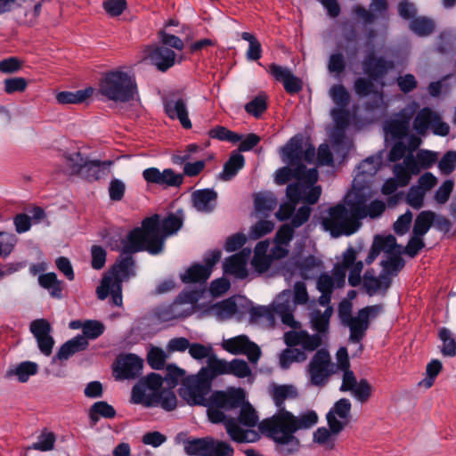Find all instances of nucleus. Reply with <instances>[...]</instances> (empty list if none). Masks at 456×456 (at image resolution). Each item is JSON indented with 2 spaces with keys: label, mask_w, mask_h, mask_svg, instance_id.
I'll use <instances>...</instances> for the list:
<instances>
[{
  "label": "nucleus",
  "mask_w": 456,
  "mask_h": 456,
  "mask_svg": "<svg viewBox=\"0 0 456 456\" xmlns=\"http://www.w3.org/2000/svg\"><path fill=\"white\" fill-rule=\"evenodd\" d=\"M368 173H356L352 182V190L344 197V203H338L327 211L322 217L323 229L332 237L354 234L361 226V220L379 218L386 210L382 200H371L374 191L366 180ZM375 175L376 173H370Z\"/></svg>",
  "instance_id": "f257e3e1"
},
{
  "label": "nucleus",
  "mask_w": 456,
  "mask_h": 456,
  "mask_svg": "<svg viewBox=\"0 0 456 456\" xmlns=\"http://www.w3.org/2000/svg\"><path fill=\"white\" fill-rule=\"evenodd\" d=\"M298 397V393L293 385H274L272 389V398L276 412L260 423L261 430L273 441L275 451L281 456L297 454L301 448L300 440L295 436L298 430H306L314 427L318 422V415L314 410H307L294 415L285 409L287 399Z\"/></svg>",
  "instance_id": "f03ea898"
},
{
  "label": "nucleus",
  "mask_w": 456,
  "mask_h": 456,
  "mask_svg": "<svg viewBox=\"0 0 456 456\" xmlns=\"http://www.w3.org/2000/svg\"><path fill=\"white\" fill-rule=\"evenodd\" d=\"M183 223L182 210L169 213L163 219L158 214L144 218L141 227L130 231V240L134 244V250L146 249L153 256L162 253L167 237L176 233Z\"/></svg>",
  "instance_id": "7ed1b4c3"
},
{
  "label": "nucleus",
  "mask_w": 456,
  "mask_h": 456,
  "mask_svg": "<svg viewBox=\"0 0 456 456\" xmlns=\"http://www.w3.org/2000/svg\"><path fill=\"white\" fill-rule=\"evenodd\" d=\"M134 245L130 240L129 232L122 240L120 256L111 267L110 274L102 278L101 284L96 289L97 297L100 300H104L110 295L111 305H122V283L135 276V261L133 254L146 251V249L134 250Z\"/></svg>",
  "instance_id": "20e7f679"
},
{
  "label": "nucleus",
  "mask_w": 456,
  "mask_h": 456,
  "mask_svg": "<svg viewBox=\"0 0 456 456\" xmlns=\"http://www.w3.org/2000/svg\"><path fill=\"white\" fill-rule=\"evenodd\" d=\"M163 381V377L155 372L141 379L132 387L131 402L147 408L160 406L167 411L175 410L177 403L175 394L169 389L160 390Z\"/></svg>",
  "instance_id": "39448f33"
},
{
  "label": "nucleus",
  "mask_w": 456,
  "mask_h": 456,
  "mask_svg": "<svg viewBox=\"0 0 456 456\" xmlns=\"http://www.w3.org/2000/svg\"><path fill=\"white\" fill-rule=\"evenodd\" d=\"M362 68L366 77H359L354 81V91L359 97H367L376 93L375 83L383 85L388 72L395 68V63L384 56H377L373 51L367 53Z\"/></svg>",
  "instance_id": "423d86ee"
},
{
  "label": "nucleus",
  "mask_w": 456,
  "mask_h": 456,
  "mask_svg": "<svg viewBox=\"0 0 456 456\" xmlns=\"http://www.w3.org/2000/svg\"><path fill=\"white\" fill-rule=\"evenodd\" d=\"M99 92L116 102L132 101L137 92L135 79L129 73L115 69L105 73L99 83Z\"/></svg>",
  "instance_id": "0eeeda50"
},
{
  "label": "nucleus",
  "mask_w": 456,
  "mask_h": 456,
  "mask_svg": "<svg viewBox=\"0 0 456 456\" xmlns=\"http://www.w3.org/2000/svg\"><path fill=\"white\" fill-rule=\"evenodd\" d=\"M303 143V136L296 134L278 149V155L284 166L276 171H318L315 167L307 168V163L314 156V150L309 148V143L304 148Z\"/></svg>",
  "instance_id": "6e6552de"
},
{
  "label": "nucleus",
  "mask_w": 456,
  "mask_h": 456,
  "mask_svg": "<svg viewBox=\"0 0 456 456\" xmlns=\"http://www.w3.org/2000/svg\"><path fill=\"white\" fill-rule=\"evenodd\" d=\"M202 297V290L184 289L169 305H159L154 310V317L159 322L183 320L193 313V305Z\"/></svg>",
  "instance_id": "1a4fd4ad"
},
{
  "label": "nucleus",
  "mask_w": 456,
  "mask_h": 456,
  "mask_svg": "<svg viewBox=\"0 0 456 456\" xmlns=\"http://www.w3.org/2000/svg\"><path fill=\"white\" fill-rule=\"evenodd\" d=\"M245 392L241 388H231L227 391H214L207 403V413L210 422L219 424L227 419L224 411L238 409L243 404Z\"/></svg>",
  "instance_id": "9d476101"
},
{
  "label": "nucleus",
  "mask_w": 456,
  "mask_h": 456,
  "mask_svg": "<svg viewBox=\"0 0 456 456\" xmlns=\"http://www.w3.org/2000/svg\"><path fill=\"white\" fill-rule=\"evenodd\" d=\"M308 293L304 281H297L293 291L284 289L275 299V311L283 324L299 329L300 323L294 319L293 312L297 305H305L308 302Z\"/></svg>",
  "instance_id": "9b49d317"
},
{
  "label": "nucleus",
  "mask_w": 456,
  "mask_h": 456,
  "mask_svg": "<svg viewBox=\"0 0 456 456\" xmlns=\"http://www.w3.org/2000/svg\"><path fill=\"white\" fill-rule=\"evenodd\" d=\"M350 305L340 306L339 314L342 322L349 328V340L360 344L366 335L370 321L377 318L383 310L382 305H368L360 309L356 316H351Z\"/></svg>",
  "instance_id": "f8f14e48"
},
{
  "label": "nucleus",
  "mask_w": 456,
  "mask_h": 456,
  "mask_svg": "<svg viewBox=\"0 0 456 456\" xmlns=\"http://www.w3.org/2000/svg\"><path fill=\"white\" fill-rule=\"evenodd\" d=\"M211 388L212 382L199 370L197 375L189 376L183 380L179 394L189 404L206 407Z\"/></svg>",
  "instance_id": "ddd939ff"
},
{
  "label": "nucleus",
  "mask_w": 456,
  "mask_h": 456,
  "mask_svg": "<svg viewBox=\"0 0 456 456\" xmlns=\"http://www.w3.org/2000/svg\"><path fill=\"white\" fill-rule=\"evenodd\" d=\"M306 372L309 383L314 387H323L329 378L336 373L335 363L331 362L329 351L320 348L311 358Z\"/></svg>",
  "instance_id": "4468645a"
},
{
  "label": "nucleus",
  "mask_w": 456,
  "mask_h": 456,
  "mask_svg": "<svg viewBox=\"0 0 456 456\" xmlns=\"http://www.w3.org/2000/svg\"><path fill=\"white\" fill-rule=\"evenodd\" d=\"M412 126L420 135H424L428 129L439 136H447L450 133V126L443 121L439 113L429 107H424L417 113Z\"/></svg>",
  "instance_id": "2eb2a0df"
},
{
  "label": "nucleus",
  "mask_w": 456,
  "mask_h": 456,
  "mask_svg": "<svg viewBox=\"0 0 456 456\" xmlns=\"http://www.w3.org/2000/svg\"><path fill=\"white\" fill-rule=\"evenodd\" d=\"M439 152L419 149L409 151L402 163L395 164L392 171H421L432 168L438 161Z\"/></svg>",
  "instance_id": "dca6fc26"
},
{
  "label": "nucleus",
  "mask_w": 456,
  "mask_h": 456,
  "mask_svg": "<svg viewBox=\"0 0 456 456\" xmlns=\"http://www.w3.org/2000/svg\"><path fill=\"white\" fill-rule=\"evenodd\" d=\"M352 404L349 399L338 400L326 414L327 424L334 435H338L350 423Z\"/></svg>",
  "instance_id": "f3484780"
},
{
  "label": "nucleus",
  "mask_w": 456,
  "mask_h": 456,
  "mask_svg": "<svg viewBox=\"0 0 456 456\" xmlns=\"http://www.w3.org/2000/svg\"><path fill=\"white\" fill-rule=\"evenodd\" d=\"M222 347L232 354H245L251 362H256L261 355L259 346L246 335H239L222 342Z\"/></svg>",
  "instance_id": "a211bd4d"
},
{
  "label": "nucleus",
  "mask_w": 456,
  "mask_h": 456,
  "mask_svg": "<svg viewBox=\"0 0 456 456\" xmlns=\"http://www.w3.org/2000/svg\"><path fill=\"white\" fill-rule=\"evenodd\" d=\"M64 159L72 171H105L114 163L110 159L101 161L91 159L81 151L65 153Z\"/></svg>",
  "instance_id": "6ab92c4d"
},
{
  "label": "nucleus",
  "mask_w": 456,
  "mask_h": 456,
  "mask_svg": "<svg viewBox=\"0 0 456 456\" xmlns=\"http://www.w3.org/2000/svg\"><path fill=\"white\" fill-rule=\"evenodd\" d=\"M437 179L433 173H423L417 184L410 187L405 201L414 209H420L424 205L426 193L436 185Z\"/></svg>",
  "instance_id": "aec40b11"
},
{
  "label": "nucleus",
  "mask_w": 456,
  "mask_h": 456,
  "mask_svg": "<svg viewBox=\"0 0 456 456\" xmlns=\"http://www.w3.org/2000/svg\"><path fill=\"white\" fill-rule=\"evenodd\" d=\"M323 338L321 334L311 335L306 330H289L284 333V343L289 347L301 346L304 352L319 350Z\"/></svg>",
  "instance_id": "412c9836"
},
{
  "label": "nucleus",
  "mask_w": 456,
  "mask_h": 456,
  "mask_svg": "<svg viewBox=\"0 0 456 456\" xmlns=\"http://www.w3.org/2000/svg\"><path fill=\"white\" fill-rule=\"evenodd\" d=\"M142 367V358L134 354H127L117 358L114 372L118 379H131L141 374Z\"/></svg>",
  "instance_id": "4be33fe9"
},
{
  "label": "nucleus",
  "mask_w": 456,
  "mask_h": 456,
  "mask_svg": "<svg viewBox=\"0 0 456 456\" xmlns=\"http://www.w3.org/2000/svg\"><path fill=\"white\" fill-rule=\"evenodd\" d=\"M267 71L277 82L283 85V87L288 94L293 95L298 94L302 90V80L296 77L287 67L272 63L269 65Z\"/></svg>",
  "instance_id": "5701e85b"
},
{
  "label": "nucleus",
  "mask_w": 456,
  "mask_h": 456,
  "mask_svg": "<svg viewBox=\"0 0 456 456\" xmlns=\"http://www.w3.org/2000/svg\"><path fill=\"white\" fill-rule=\"evenodd\" d=\"M250 254L249 248H243L240 252L225 258L223 263L224 273L237 279L247 278V263Z\"/></svg>",
  "instance_id": "b1692460"
},
{
  "label": "nucleus",
  "mask_w": 456,
  "mask_h": 456,
  "mask_svg": "<svg viewBox=\"0 0 456 456\" xmlns=\"http://www.w3.org/2000/svg\"><path fill=\"white\" fill-rule=\"evenodd\" d=\"M164 110L171 119H178L183 128L189 129L191 127L187 102L184 99H165Z\"/></svg>",
  "instance_id": "393cba45"
},
{
  "label": "nucleus",
  "mask_w": 456,
  "mask_h": 456,
  "mask_svg": "<svg viewBox=\"0 0 456 456\" xmlns=\"http://www.w3.org/2000/svg\"><path fill=\"white\" fill-rule=\"evenodd\" d=\"M363 287L366 293L372 297L378 293L385 295L391 285V279L382 273L379 277L375 275L374 269H368L362 277Z\"/></svg>",
  "instance_id": "a878e982"
},
{
  "label": "nucleus",
  "mask_w": 456,
  "mask_h": 456,
  "mask_svg": "<svg viewBox=\"0 0 456 456\" xmlns=\"http://www.w3.org/2000/svg\"><path fill=\"white\" fill-rule=\"evenodd\" d=\"M221 423L224 424L226 433L228 434L231 440L235 443H253L257 440L258 435L256 432L248 428L240 427L236 419L229 418Z\"/></svg>",
  "instance_id": "bb28decb"
},
{
  "label": "nucleus",
  "mask_w": 456,
  "mask_h": 456,
  "mask_svg": "<svg viewBox=\"0 0 456 456\" xmlns=\"http://www.w3.org/2000/svg\"><path fill=\"white\" fill-rule=\"evenodd\" d=\"M175 53L166 46H157L149 54V59L158 70L166 72L175 63Z\"/></svg>",
  "instance_id": "cd10ccee"
},
{
  "label": "nucleus",
  "mask_w": 456,
  "mask_h": 456,
  "mask_svg": "<svg viewBox=\"0 0 456 456\" xmlns=\"http://www.w3.org/2000/svg\"><path fill=\"white\" fill-rule=\"evenodd\" d=\"M216 199L217 194L213 189L198 190L191 196L193 207L202 213L212 212L216 206Z\"/></svg>",
  "instance_id": "c85d7f7f"
},
{
  "label": "nucleus",
  "mask_w": 456,
  "mask_h": 456,
  "mask_svg": "<svg viewBox=\"0 0 456 456\" xmlns=\"http://www.w3.org/2000/svg\"><path fill=\"white\" fill-rule=\"evenodd\" d=\"M236 299L235 297H231L213 304L208 311L210 314L216 316L218 321L228 320L240 312Z\"/></svg>",
  "instance_id": "c756f323"
},
{
  "label": "nucleus",
  "mask_w": 456,
  "mask_h": 456,
  "mask_svg": "<svg viewBox=\"0 0 456 456\" xmlns=\"http://www.w3.org/2000/svg\"><path fill=\"white\" fill-rule=\"evenodd\" d=\"M209 268H205L201 264H195L189 267L180 275L182 281L185 284L196 283L200 285L202 293L205 290V284L209 278Z\"/></svg>",
  "instance_id": "7c9ffc66"
},
{
  "label": "nucleus",
  "mask_w": 456,
  "mask_h": 456,
  "mask_svg": "<svg viewBox=\"0 0 456 456\" xmlns=\"http://www.w3.org/2000/svg\"><path fill=\"white\" fill-rule=\"evenodd\" d=\"M88 346L89 342L86 338L78 334L61 345L56 354V357L61 361L68 360L75 354L85 351Z\"/></svg>",
  "instance_id": "2f4dec72"
},
{
  "label": "nucleus",
  "mask_w": 456,
  "mask_h": 456,
  "mask_svg": "<svg viewBox=\"0 0 456 456\" xmlns=\"http://www.w3.org/2000/svg\"><path fill=\"white\" fill-rule=\"evenodd\" d=\"M354 261V248L349 246L342 254V261L336 264L332 270V278L337 288L344 286L346 272Z\"/></svg>",
  "instance_id": "473e14b6"
},
{
  "label": "nucleus",
  "mask_w": 456,
  "mask_h": 456,
  "mask_svg": "<svg viewBox=\"0 0 456 456\" xmlns=\"http://www.w3.org/2000/svg\"><path fill=\"white\" fill-rule=\"evenodd\" d=\"M39 285L46 289L53 298L62 299L63 296V281L58 280L57 274L53 272L43 273L38 276Z\"/></svg>",
  "instance_id": "72a5a7b5"
},
{
  "label": "nucleus",
  "mask_w": 456,
  "mask_h": 456,
  "mask_svg": "<svg viewBox=\"0 0 456 456\" xmlns=\"http://www.w3.org/2000/svg\"><path fill=\"white\" fill-rule=\"evenodd\" d=\"M142 175L147 183L159 184L164 189L179 186L183 179L180 173H142Z\"/></svg>",
  "instance_id": "f704fd0d"
},
{
  "label": "nucleus",
  "mask_w": 456,
  "mask_h": 456,
  "mask_svg": "<svg viewBox=\"0 0 456 456\" xmlns=\"http://www.w3.org/2000/svg\"><path fill=\"white\" fill-rule=\"evenodd\" d=\"M332 312V307L329 306L324 312L314 310L311 313L310 322L312 329L315 330L317 334H321L324 338H327Z\"/></svg>",
  "instance_id": "c9c22d12"
},
{
  "label": "nucleus",
  "mask_w": 456,
  "mask_h": 456,
  "mask_svg": "<svg viewBox=\"0 0 456 456\" xmlns=\"http://www.w3.org/2000/svg\"><path fill=\"white\" fill-rule=\"evenodd\" d=\"M309 148L314 150V156L312 160L308 161V165L313 166L315 169L321 167H332L334 165L333 153L327 143L320 144L317 150L314 144L309 143Z\"/></svg>",
  "instance_id": "e433bc0d"
},
{
  "label": "nucleus",
  "mask_w": 456,
  "mask_h": 456,
  "mask_svg": "<svg viewBox=\"0 0 456 456\" xmlns=\"http://www.w3.org/2000/svg\"><path fill=\"white\" fill-rule=\"evenodd\" d=\"M201 375L207 377L211 382L219 375L229 374V362L216 358L215 355L208 357V365L200 370Z\"/></svg>",
  "instance_id": "4c0bfd02"
},
{
  "label": "nucleus",
  "mask_w": 456,
  "mask_h": 456,
  "mask_svg": "<svg viewBox=\"0 0 456 456\" xmlns=\"http://www.w3.org/2000/svg\"><path fill=\"white\" fill-rule=\"evenodd\" d=\"M436 219V213L432 210H423L418 214L415 218L412 233L417 236L426 235L433 226Z\"/></svg>",
  "instance_id": "58836bf2"
},
{
  "label": "nucleus",
  "mask_w": 456,
  "mask_h": 456,
  "mask_svg": "<svg viewBox=\"0 0 456 456\" xmlns=\"http://www.w3.org/2000/svg\"><path fill=\"white\" fill-rule=\"evenodd\" d=\"M93 93V87H87L76 92L63 91L57 94L56 101L60 104H77L85 102Z\"/></svg>",
  "instance_id": "ea45409f"
},
{
  "label": "nucleus",
  "mask_w": 456,
  "mask_h": 456,
  "mask_svg": "<svg viewBox=\"0 0 456 456\" xmlns=\"http://www.w3.org/2000/svg\"><path fill=\"white\" fill-rule=\"evenodd\" d=\"M395 177L387 179L381 187L383 195H391L397 192L399 187L407 185L411 180V175H418L419 173H394Z\"/></svg>",
  "instance_id": "a19ab883"
},
{
  "label": "nucleus",
  "mask_w": 456,
  "mask_h": 456,
  "mask_svg": "<svg viewBox=\"0 0 456 456\" xmlns=\"http://www.w3.org/2000/svg\"><path fill=\"white\" fill-rule=\"evenodd\" d=\"M277 204L276 197L270 191L257 193L254 200L256 211L264 216H268L276 208Z\"/></svg>",
  "instance_id": "79ce46f5"
},
{
  "label": "nucleus",
  "mask_w": 456,
  "mask_h": 456,
  "mask_svg": "<svg viewBox=\"0 0 456 456\" xmlns=\"http://www.w3.org/2000/svg\"><path fill=\"white\" fill-rule=\"evenodd\" d=\"M37 364L33 362L26 361L8 370L7 376H16L20 382L24 383L27 382L31 376L37 374Z\"/></svg>",
  "instance_id": "37998d69"
},
{
  "label": "nucleus",
  "mask_w": 456,
  "mask_h": 456,
  "mask_svg": "<svg viewBox=\"0 0 456 456\" xmlns=\"http://www.w3.org/2000/svg\"><path fill=\"white\" fill-rule=\"evenodd\" d=\"M307 359L305 352L299 348H286L280 354V365L289 369L293 362H303Z\"/></svg>",
  "instance_id": "c03bdc74"
},
{
  "label": "nucleus",
  "mask_w": 456,
  "mask_h": 456,
  "mask_svg": "<svg viewBox=\"0 0 456 456\" xmlns=\"http://www.w3.org/2000/svg\"><path fill=\"white\" fill-rule=\"evenodd\" d=\"M209 436L204 437H193L187 443L185 454L188 456H208Z\"/></svg>",
  "instance_id": "a18cd8bd"
},
{
  "label": "nucleus",
  "mask_w": 456,
  "mask_h": 456,
  "mask_svg": "<svg viewBox=\"0 0 456 456\" xmlns=\"http://www.w3.org/2000/svg\"><path fill=\"white\" fill-rule=\"evenodd\" d=\"M238 409H240V414L236 419L240 424L248 428L257 425L258 416L251 404L244 401L243 404Z\"/></svg>",
  "instance_id": "49530a36"
},
{
  "label": "nucleus",
  "mask_w": 456,
  "mask_h": 456,
  "mask_svg": "<svg viewBox=\"0 0 456 456\" xmlns=\"http://www.w3.org/2000/svg\"><path fill=\"white\" fill-rule=\"evenodd\" d=\"M401 250H396L395 254L388 255L387 260L381 261L383 267L382 273L389 275H397V273L403 268L405 262L400 256Z\"/></svg>",
  "instance_id": "de8ad7c7"
},
{
  "label": "nucleus",
  "mask_w": 456,
  "mask_h": 456,
  "mask_svg": "<svg viewBox=\"0 0 456 456\" xmlns=\"http://www.w3.org/2000/svg\"><path fill=\"white\" fill-rule=\"evenodd\" d=\"M208 456H234V449L228 442L209 436Z\"/></svg>",
  "instance_id": "09e8293b"
},
{
  "label": "nucleus",
  "mask_w": 456,
  "mask_h": 456,
  "mask_svg": "<svg viewBox=\"0 0 456 456\" xmlns=\"http://www.w3.org/2000/svg\"><path fill=\"white\" fill-rule=\"evenodd\" d=\"M247 113L255 118H259L267 110V96L265 93H260L245 105Z\"/></svg>",
  "instance_id": "8fccbe9b"
},
{
  "label": "nucleus",
  "mask_w": 456,
  "mask_h": 456,
  "mask_svg": "<svg viewBox=\"0 0 456 456\" xmlns=\"http://www.w3.org/2000/svg\"><path fill=\"white\" fill-rule=\"evenodd\" d=\"M277 313L275 311V301L272 307L267 306H252L249 309V319L253 322H256L260 320H265L267 322H273Z\"/></svg>",
  "instance_id": "3c124183"
},
{
  "label": "nucleus",
  "mask_w": 456,
  "mask_h": 456,
  "mask_svg": "<svg viewBox=\"0 0 456 456\" xmlns=\"http://www.w3.org/2000/svg\"><path fill=\"white\" fill-rule=\"evenodd\" d=\"M410 28L418 36L426 37L435 30V23L431 19L418 17L411 20Z\"/></svg>",
  "instance_id": "603ef678"
},
{
  "label": "nucleus",
  "mask_w": 456,
  "mask_h": 456,
  "mask_svg": "<svg viewBox=\"0 0 456 456\" xmlns=\"http://www.w3.org/2000/svg\"><path fill=\"white\" fill-rule=\"evenodd\" d=\"M185 374L186 372L183 369L179 368L174 363H170L167 364L166 368V375L163 379L170 388L169 390H171L172 388H175L180 381L182 383L187 378L185 377Z\"/></svg>",
  "instance_id": "864d4df0"
},
{
  "label": "nucleus",
  "mask_w": 456,
  "mask_h": 456,
  "mask_svg": "<svg viewBox=\"0 0 456 456\" xmlns=\"http://www.w3.org/2000/svg\"><path fill=\"white\" fill-rule=\"evenodd\" d=\"M209 137L219 141L237 143L242 139V134L232 132L223 126H216L208 131Z\"/></svg>",
  "instance_id": "5fc2aeb1"
},
{
  "label": "nucleus",
  "mask_w": 456,
  "mask_h": 456,
  "mask_svg": "<svg viewBox=\"0 0 456 456\" xmlns=\"http://www.w3.org/2000/svg\"><path fill=\"white\" fill-rule=\"evenodd\" d=\"M439 338L443 342L441 352L443 355L453 357L456 355V342L452 336V332L447 328H442L439 330Z\"/></svg>",
  "instance_id": "6e6d98bb"
},
{
  "label": "nucleus",
  "mask_w": 456,
  "mask_h": 456,
  "mask_svg": "<svg viewBox=\"0 0 456 456\" xmlns=\"http://www.w3.org/2000/svg\"><path fill=\"white\" fill-rule=\"evenodd\" d=\"M105 331V325L98 320H85V327L82 336L88 341L101 337Z\"/></svg>",
  "instance_id": "4d7b16f0"
},
{
  "label": "nucleus",
  "mask_w": 456,
  "mask_h": 456,
  "mask_svg": "<svg viewBox=\"0 0 456 456\" xmlns=\"http://www.w3.org/2000/svg\"><path fill=\"white\" fill-rule=\"evenodd\" d=\"M384 131L397 141H402L409 133V129L396 119L387 121L384 125Z\"/></svg>",
  "instance_id": "13d9d810"
},
{
  "label": "nucleus",
  "mask_w": 456,
  "mask_h": 456,
  "mask_svg": "<svg viewBox=\"0 0 456 456\" xmlns=\"http://www.w3.org/2000/svg\"><path fill=\"white\" fill-rule=\"evenodd\" d=\"M363 269V263L361 260H357V251L354 248V261L350 265L348 270V283L352 287H357L360 285L362 281V272Z\"/></svg>",
  "instance_id": "bf43d9fd"
},
{
  "label": "nucleus",
  "mask_w": 456,
  "mask_h": 456,
  "mask_svg": "<svg viewBox=\"0 0 456 456\" xmlns=\"http://www.w3.org/2000/svg\"><path fill=\"white\" fill-rule=\"evenodd\" d=\"M167 358V353L159 347H152L147 354L148 364L153 370H162Z\"/></svg>",
  "instance_id": "052dcab7"
},
{
  "label": "nucleus",
  "mask_w": 456,
  "mask_h": 456,
  "mask_svg": "<svg viewBox=\"0 0 456 456\" xmlns=\"http://www.w3.org/2000/svg\"><path fill=\"white\" fill-rule=\"evenodd\" d=\"M330 95L334 103L340 108H346L350 102V95L343 85H335L330 89Z\"/></svg>",
  "instance_id": "680f3d73"
},
{
  "label": "nucleus",
  "mask_w": 456,
  "mask_h": 456,
  "mask_svg": "<svg viewBox=\"0 0 456 456\" xmlns=\"http://www.w3.org/2000/svg\"><path fill=\"white\" fill-rule=\"evenodd\" d=\"M442 370V362L437 360H432L426 368L427 378L421 380L419 385L424 386L427 388H429L433 386L435 379L439 374Z\"/></svg>",
  "instance_id": "e2e57ef3"
},
{
  "label": "nucleus",
  "mask_w": 456,
  "mask_h": 456,
  "mask_svg": "<svg viewBox=\"0 0 456 456\" xmlns=\"http://www.w3.org/2000/svg\"><path fill=\"white\" fill-rule=\"evenodd\" d=\"M383 165L381 151L363 159L357 167L356 171H379Z\"/></svg>",
  "instance_id": "0e129e2a"
},
{
  "label": "nucleus",
  "mask_w": 456,
  "mask_h": 456,
  "mask_svg": "<svg viewBox=\"0 0 456 456\" xmlns=\"http://www.w3.org/2000/svg\"><path fill=\"white\" fill-rule=\"evenodd\" d=\"M350 392L358 402L362 403L370 397L371 387L367 379H362Z\"/></svg>",
  "instance_id": "69168bd1"
},
{
  "label": "nucleus",
  "mask_w": 456,
  "mask_h": 456,
  "mask_svg": "<svg viewBox=\"0 0 456 456\" xmlns=\"http://www.w3.org/2000/svg\"><path fill=\"white\" fill-rule=\"evenodd\" d=\"M4 92L8 94L22 93L28 86V81L24 77H16L4 79Z\"/></svg>",
  "instance_id": "338daca9"
},
{
  "label": "nucleus",
  "mask_w": 456,
  "mask_h": 456,
  "mask_svg": "<svg viewBox=\"0 0 456 456\" xmlns=\"http://www.w3.org/2000/svg\"><path fill=\"white\" fill-rule=\"evenodd\" d=\"M251 370L246 361L233 359L229 362V374L242 379L249 376Z\"/></svg>",
  "instance_id": "774afa93"
}]
</instances>
